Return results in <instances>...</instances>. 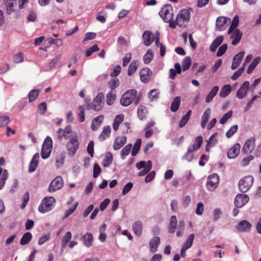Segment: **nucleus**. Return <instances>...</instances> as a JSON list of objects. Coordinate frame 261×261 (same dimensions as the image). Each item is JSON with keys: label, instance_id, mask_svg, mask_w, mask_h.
Masks as SVG:
<instances>
[{"label": "nucleus", "instance_id": "nucleus-1", "mask_svg": "<svg viewBox=\"0 0 261 261\" xmlns=\"http://www.w3.org/2000/svg\"><path fill=\"white\" fill-rule=\"evenodd\" d=\"M190 16L191 14L188 10L181 9L178 12L176 20L170 22L169 27L171 28H175L176 25L180 27H186L190 20Z\"/></svg>", "mask_w": 261, "mask_h": 261}, {"label": "nucleus", "instance_id": "nucleus-2", "mask_svg": "<svg viewBox=\"0 0 261 261\" xmlns=\"http://www.w3.org/2000/svg\"><path fill=\"white\" fill-rule=\"evenodd\" d=\"M137 90L131 89L125 92L120 99L121 104L124 107L128 106L134 101L135 104L137 105L139 99L137 98Z\"/></svg>", "mask_w": 261, "mask_h": 261}, {"label": "nucleus", "instance_id": "nucleus-3", "mask_svg": "<svg viewBox=\"0 0 261 261\" xmlns=\"http://www.w3.org/2000/svg\"><path fill=\"white\" fill-rule=\"evenodd\" d=\"M159 14L164 21L169 22V24H170V22L173 21V10L172 6L170 4L164 5L162 7Z\"/></svg>", "mask_w": 261, "mask_h": 261}, {"label": "nucleus", "instance_id": "nucleus-4", "mask_svg": "<svg viewBox=\"0 0 261 261\" xmlns=\"http://www.w3.org/2000/svg\"><path fill=\"white\" fill-rule=\"evenodd\" d=\"M53 147V141L51 138L47 136L45 139L41 149V157L43 159H47L50 154Z\"/></svg>", "mask_w": 261, "mask_h": 261}, {"label": "nucleus", "instance_id": "nucleus-5", "mask_svg": "<svg viewBox=\"0 0 261 261\" xmlns=\"http://www.w3.org/2000/svg\"><path fill=\"white\" fill-rule=\"evenodd\" d=\"M104 105V95L102 93H99L94 98L91 105H88L87 109H92L95 111L101 110Z\"/></svg>", "mask_w": 261, "mask_h": 261}, {"label": "nucleus", "instance_id": "nucleus-6", "mask_svg": "<svg viewBox=\"0 0 261 261\" xmlns=\"http://www.w3.org/2000/svg\"><path fill=\"white\" fill-rule=\"evenodd\" d=\"M56 200L53 197H45L39 206L38 211L42 213L50 211L53 208V203Z\"/></svg>", "mask_w": 261, "mask_h": 261}, {"label": "nucleus", "instance_id": "nucleus-7", "mask_svg": "<svg viewBox=\"0 0 261 261\" xmlns=\"http://www.w3.org/2000/svg\"><path fill=\"white\" fill-rule=\"evenodd\" d=\"M254 181L252 176H246L241 179L239 182L240 190L243 193L247 192L251 187Z\"/></svg>", "mask_w": 261, "mask_h": 261}, {"label": "nucleus", "instance_id": "nucleus-8", "mask_svg": "<svg viewBox=\"0 0 261 261\" xmlns=\"http://www.w3.org/2000/svg\"><path fill=\"white\" fill-rule=\"evenodd\" d=\"M219 182V177L217 174L210 175L206 184L207 189L211 191H214L218 187Z\"/></svg>", "mask_w": 261, "mask_h": 261}, {"label": "nucleus", "instance_id": "nucleus-9", "mask_svg": "<svg viewBox=\"0 0 261 261\" xmlns=\"http://www.w3.org/2000/svg\"><path fill=\"white\" fill-rule=\"evenodd\" d=\"M63 180L61 176H57L50 183L48 188V191L50 193L54 192L62 188Z\"/></svg>", "mask_w": 261, "mask_h": 261}, {"label": "nucleus", "instance_id": "nucleus-10", "mask_svg": "<svg viewBox=\"0 0 261 261\" xmlns=\"http://www.w3.org/2000/svg\"><path fill=\"white\" fill-rule=\"evenodd\" d=\"M68 153L70 156H73L76 153L79 147V142L76 138H72L67 143Z\"/></svg>", "mask_w": 261, "mask_h": 261}, {"label": "nucleus", "instance_id": "nucleus-11", "mask_svg": "<svg viewBox=\"0 0 261 261\" xmlns=\"http://www.w3.org/2000/svg\"><path fill=\"white\" fill-rule=\"evenodd\" d=\"M249 200V197L245 194H238L234 199V204L237 207H242Z\"/></svg>", "mask_w": 261, "mask_h": 261}, {"label": "nucleus", "instance_id": "nucleus-12", "mask_svg": "<svg viewBox=\"0 0 261 261\" xmlns=\"http://www.w3.org/2000/svg\"><path fill=\"white\" fill-rule=\"evenodd\" d=\"M249 89V82L248 81L244 82L238 90L237 97L240 99L244 98L246 97Z\"/></svg>", "mask_w": 261, "mask_h": 261}, {"label": "nucleus", "instance_id": "nucleus-13", "mask_svg": "<svg viewBox=\"0 0 261 261\" xmlns=\"http://www.w3.org/2000/svg\"><path fill=\"white\" fill-rule=\"evenodd\" d=\"M252 227V225L247 220L241 221L236 226V229L239 232L249 231Z\"/></svg>", "mask_w": 261, "mask_h": 261}, {"label": "nucleus", "instance_id": "nucleus-14", "mask_svg": "<svg viewBox=\"0 0 261 261\" xmlns=\"http://www.w3.org/2000/svg\"><path fill=\"white\" fill-rule=\"evenodd\" d=\"M152 72L148 68H144L140 71L141 81L145 83H147L151 77Z\"/></svg>", "mask_w": 261, "mask_h": 261}, {"label": "nucleus", "instance_id": "nucleus-15", "mask_svg": "<svg viewBox=\"0 0 261 261\" xmlns=\"http://www.w3.org/2000/svg\"><path fill=\"white\" fill-rule=\"evenodd\" d=\"M244 55L245 52L244 51H242L234 56L231 65V69L232 70L237 69L239 66L244 56Z\"/></svg>", "mask_w": 261, "mask_h": 261}, {"label": "nucleus", "instance_id": "nucleus-16", "mask_svg": "<svg viewBox=\"0 0 261 261\" xmlns=\"http://www.w3.org/2000/svg\"><path fill=\"white\" fill-rule=\"evenodd\" d=\"M143 43L146 46H148L153 42L154 36L152 33L150 31H145L143 34Z\"/></svg>", "mask_w": 261, "mask_h": 261}, {"label": "nucleus", "instance_id": "nucleus-17", "mask_svg": "<svg viewBox=\"0 0 261 261\" xmlns=\"http://www.w3.org/2000/svg\"><path fill=\"white\" fill-rule=\"evenodd\" d=\"M255 146V139L251 138L245 142L243 147L244 151L247 154L250 153L254 150Z\"/></svg>", "mask_w": 261, "mask_h": 261}, {"label": "nucleus", "instance_id": "nucleus-18", "mask_svg": "<svg viewBox=\"0 0 261 261\" xmlns=\"http://www.w3.org/2000/svg\"><path fill=\"white\" fill-rule=\"evenodd\" d=\"M39 158L40 155L38 153H35L34 155L29 164L28 170L29 172L31 173L36 170L38 166Z\"/></svg>", "mask_w": 261, "mask_h": 261}, {"label": "nucleus", "instance_id": "nucleus-19", "mask_svg": "<svg viewBox=\"0 0 261 261\" xmlns=\"http://www.w3.org/2000/svg\"><path fill=\"white\" fill-rule=\"evenodd\" d=\"M241 146L239 143L234 144L228 151L227 157L229 159L236 158L240 153Z\"/></svg>", "mask_w": 261, "mask_h": 261}, {"label": "nucleus", "instance_id": "nucleus-20", "mask_svg": "<svg viewBox=\"0 0 261 261\" xmlns=\"http://www.w3.org/2000/svg\"><path fill=\"white\" fill-rule=\"evenodd\" d=\"M127 138L125 136L117 137L114 142L113 149L115 150L120 149L126 142Z\"/></svg>", "mask_w": 261, "mask_h": 261}, {"label": "nucleus", "instance_id": "nucleus-21", "mask_svg": "<svg viewBox=\"0 0 261 261\" xmlns=\"http://www.w3.org/2000/svg\"><path fill=\"white\" fill-rule=\"evenodd\" d=\"M229 34L230 35V38L232 39V45H236L240 42L242 38V32L239 29H235L232 33Z\"/></svg>", "mask_w": 261, "mask_h": 261}, {"label": "nucleus", "instance_id": "nucleus-22", "mask_svg": "<svg viewBox=\"0 0 261 261\" xmlns=\"http://www.w3.org/2000/svg\"><path fill=\"white\" fill-rule=\"evenodd\" d=\"M230 19L227 18L226 17L221 16L218 17L216 22L217 28L220 31L223 30L226 24L230 22Z\"/></svg>", "mask_w": 261, "mask_h": 261}, {"label": "nucleus", "instance_id": "nucleus-23", "mask_svg": "<svg viewBox=\"0 0 261 261\" xmlns=\"http://www.w3.org/2000/svg\"><path fill=\"white\" fill-rule=\"evenodd\" d=\"M133 229L135 234L138 237H140L142 233V223L140 221L134 222L133 224Z\"/></svg>", "mask_w": 261, "mask_h": 261}, {"label": "nucleus", "instance_id": "nucleus-24", "mask_svg": "<svg viewBox=\"0 0 261 261\" xmlns=\"http://www.w3.org/2000/svg\"><path fill=\"white\" fill-rule=\"evenodd\" d=\"M160 244V239L159 237H155L149 242L150 251L152 252L156 251L159 245Z\"/></svg>", "mask_w": 261, "mask_h": 261}, {"label": "nucleus", "instance_id": "nucleus-25", "mask_svg": "<svg viewBox=\"0 0 261 261\" xmlns=\"http://www.w3.org/2000/svg\"><path fill=\"white\" fill-rule=\"evenodd\" d=\"M139 65L138 60H133L131 62L127 70V74L129 76H131L135 73L139 67Z\"/></svg>", "mask_w": 261, "mask_h": 261}, {"label": "nucleus", "instance_id": "nucleus-26", "mask_svg": "<svg viewBox=\"0 0 261 261\" xmlns=\"http://www.w3.org/2000/svg\"><path fill=\"white\" fill-rule=\"evenodd\" d=\"M82 239L84 244L86 247H90L93 245V238L92 233L89 232L86 233L83 236Z\"/></svg>", "mask_w": 261, "mask_h": 261}, {"label": "nucleus", "instance_id": "nucleus-27", "mask_svg": "<svg viewBox=\"0 0 261 261\" xmlns=\"http://www.w3.org/2000/svg\"><path fill=\"white\" fill-rule=\"evenodd\" d=\"M223 36L222 35L218 36L211 44L210 50L212 52L214 51L223 42Z\"/></svg>", "mask_w": 261, "mask_h": 261}, {"label": "nucleus", "instance_id": "nucleus-28", "mask_svg": "<svg viewBox=\"0 0 261 261\" xmlns=\"http://www.w3.org/2000/svg\"><path fill=\"white\" fill-rule=\"evenodd\" d=\"M211 115L210 108H207L204 111L201 118V126L202 128H204L206 124L210 118Z\"/></svg>", "mask_w": 261, "mask_h": 261}, {"label": "nucleus", "instance_id": "nucleus-29", "mask_svg": "<svg viewBox=\"0 0 261 261\" xmlns=\"http://www.w3.org/2000/svg\"><path fill=\"white\" fill-rule=\"evenodd\" d=\"M111 132V129L110 126L109 125L105 126L98 137L99 140L101 141H104L109 137Z\"/></svg>", "mask_w": 261, "mask_h": 261}, {"label": "nucleus", "instance_id": "nucleus-30", "mask_svg": "<svg viewBox=\"0 0 261 261\" xmlns=\"http://www.w3.org/2000/svg\"><path fill=\"white\" fill-rule=\"evenodd\" d=\"M194 150H195V145H193L192 146L189 147L187 149V152L182 156V160L191 162L193 158V154L192 152Z\"/></svg>", "mask_w": 261, "mask_h": 261}, {"label": "nucleus", "instance_id": "nucleus-31", "mask_svg": "<svg viewBox=\"0 0 261 261\" xmlns=\"http://www.w3.org/2000/svg\"><path fill=\"white\" fill-rule=\"evenodd\" d=\"M72 132V128L70 126H68L65 127L64 129L62 128H60L58 131V138L59 140H61L62 138V135L63 136L67 138L68 137V135L70 134Z\"/></svg>", "mask_w": 261, "mask_h": 261}, {"label": "nucleus", "instance_id": "nucleus-32", "mask_svg": "<svg viewBox=\"0 0 261 261\" xmlns=\"http://www.w3.org/2000/svg\"><path fill=\"white\" fill-rule=\"evenodd\" d=\"M219 87L217 86H214L212 90L210 91L209 93L207 94L205 98V102H211L214 97L216 95L219 90Z\"/></svg>", "mask_w": 261, "mask_h": 261}, {"label": "nucleus", "instance_id": "nucleus-33", "mask_svg": "<svg viewBox=\"0 0 261 261\" xmlns=\"http://www.w3.org/2000/svg\"><path fill=\"white\" fill-rule=\"evenodd\" d=\"M231 91V86L230 85H226L223 86L219 93L220 96L223 98L227 97Z\"/></svg>", "mask_w": 261, "mask_h": 261}, {"label": "nucleus", "instance_id": "nucleus-34", "mask_svg": "<svg viewBox=\"0 0 261 261\" xmlns=\"http://www.w3.org/2000/svg\"><path fill=\"white\" fill-rule=\"evenodd\" d=\"M116 98V92L114 90H110V91L107 94L106 102L108 105H112L114 103Z\"/></svg>", "mask_w": 261, "mask_h": 261}, {"label": "nucleus", "instance_id": "nucleus-35", "mask_svg": "<svg viewBox=\"0 0 261 261\" xmlns=\"http://www.w3.org/2000/svg\"><path fill=\"white\" fill-rule=\"evenodd\" d=\"M154 54L151 49H149L143 57V60L145 64H149L153 59Z\"/></svg>", "mask_w": 261, "mask_h": 261}, {"label": "nucleus", "instance_id": "nucleus-36", "mask_svg": "<svg viewBox=\"0 0 261 261\" xmlns=\"http://www.w3.org/2000/svg\"><path fill=\"white\" fill-rule=\"evenodd\" d=\"M113 161V155L110 152H108L106 153L105 157L102 161V165L105 167H108L112 164Z\"/></svg>", "mask_w": 261, "mask_h": 261}, {"label": "nucleus", "instance_id": "nucleus-37", "mask_svg": "<svg viewBox=\"0 0 261 261\" xmlns=\"http://www.w3.org/2000/svg\"><path fill=\"white\" fill-rule=\"evenodd\" d=\"M177 219L175 216H172L169 223V230L170 233H174L177 227Z\"/></svg>", "mask_w": 261, "mask_h": 261}, {"label": "nucleus", "instance_id": "nucleus-38", "mask_svg": "<svg viewBox=\"0 0 261 261\" xmlns=\"http://www.w3.org/2000/svg\"><path fill=\"white\" fill-rule=\"evenodd\" d=\"M32 239V234L30 232H25L21 238L20 243L21 245H25L29 244Z\"/></svg>", "mask_w": 261, "mask_h": 261}, {"label": "nucleus", "instance_id": "nucleus-39", "mask_svg": "<svg viewBox=\"0 0 261 261\" xmlns=\"http://www.w3.org/2000/svg\"><path fill=\"white\" fill-rule=\"evenodd\" d=\"M180 103V97L179 96H176L171 103L170 107L171 111L173 112L177 111L179 108Z\"/></svg>", "mask_w": 261, "mask_h": 261}, {"label": "nucleus", "instance_id": "nucleus-40", "mask_svg": "<svg viewBox=\"0 0 261 261\" xmlns=\"http://www.w3.org/2000/svg\"><path fill=\"white\" fill-rule=\"evenodd\" d=\"M123 119H124L123 114H120V115L116 116V117H115V118L114 119L113 124V129L115 131H117L118 129L119 125L123 121Z\"/></svg>", "mask_w": 261, "mask_h": 261}, {"label": "nucleus", "instance_id": "nucleus-41", "mask_svg": "<svg viewBox=\"0 0 261 261\" xmlns=\"http://www.w3.org/2000/svg\"><path fill=\"white\" fill-rule=\"evenodd\" d=\"M191 114L192 111L190 110L185 115L183 116L179 123V127H183L187 124L190 119Z\"/></svg>", "mask_w": 261, "mask_h": 261}, {"label": "nucleus", "instance_id": "nucleus-42", "mask_svg": "<svg viewBox=\"0 0 261 261\" xmlns=\"http://www.w3.org/2000/svg\"><path fill=\"white\" fill-rule=\"evenodd\" d=\"M260 61V58L259 57H257L252 61L250 65L249 66L247 72L248 74H250L254 68L257 66L259 61Z\"/></svg>", "mask_w": 261, "mask_h": 261}, {"label": "nucleus", "instance_id": "nucleus-43", "mask_svg": "<svg viewBox=\"0 0 261 261\" xmlns=\"http://www.w3.org/2000/svg\"><path fill=\"white\" fill-rule=\"evenodd\" d=\"M194 237H195V236L193 233L190 234L188 236L186 242L183 244L182 247L186 249V250L190 248L193 244V240L194 239Z\"/></svg>", "mask_w": 261, "mask_h": 261}, {"label": "nucleus", "instance_id": "nucleus-44", "mask_svg": "<svg viewBox=\"0 0 261 261\" xmlns=\"http://www.w3.org/2000/svg\"><path fill=\"white\" fill-rule=\"evenodd\" d=\"M239 23V17L238 15H236L232 21L231 25L228 29V34H231L232 33L233 31L236 29V28L238 27Z\"/></svg>", "mask_w": 261, "mask_h": 261}, {"label": "nucleus", "instance_id": "nucleus-45", "mask_svg": "<svg viewBox=\"0 0 261 261\" xmlns=\"http://www.w3.org/2000/svg\"><path fill=\"white\" fill-rule=\"evenodd\" d=\"M85 106H80L78 107L77 111H78V116L79 118V121L81 122H83L85 121Z\"/></svg>", "mask_w": 261, "mask_h": 261}, {"label": "nucleus", "instance_id": "nucleus-46", "mask_svg": "<svg viewBox=\"0 0 261 261\" xmlns=\"http://www.w3.org/2000/svg\"><path fill=\"white\" fill-rule=\"evenodd\" d=\"M218 135V133H215L213 135H212L211 136V137L209 139V141L207 143V144L206 146V151H209V150L208 149V145H210L211 146H213L216 144V143L217 142V140L216 139V137Z\"/></svg>", "mask_w": 261, "mask_h": 261}, {"label": "nucleus", "instance_id": "nucleus-47", "mask_svg": "<svg viewBox=\"0 0 261 261\" xmlns=\"http://www.w3.org/2000/svg\"><path fill=\"white\" fill-rule=\"evenodd\" d=\"M72 234L70 231L67 232L62 239V247L65 248L71 239Z\"/></svg>", "mask_w": 261, "mask_h": 261}, {"label": "nucleus", "instance_id": "nucleus-48", "mask_svg": "<svg viewBox=\"0 0 261 261\" xmlns=\"http://www.w3.org/2000/svg\"><path fill=\"white\" fill-rule=\"evenodd\" d=\"M141 145V140L140 139H138L136 143L134 144V147L133 148L132 151V155L134 156L137 155L138 151L140 150Z\"/></svg>", "mask_w": 261, "mask_h": 261}, {"label": "nucleus", "instance_id": "nucleus-49", "mask_svg": "<svg viewBox=\"0 0 261 261\" xmlns=\"http://www.w3.org/2000/svg\"><path fill=\"white\" fill-rule=\"evenodd\" d=\"M191 65V59L190 57H186L183 60L182 62V67L183 71L188 70Z\"/></svg>", "mask_w": 261, "mask_h": 261}, {"label": "nucleus", "instance_id": "nucleus-50", "mask_svg": "<svg viewBox=\"0 0 261 261\" xmlns=\"http://www.w3.org/2000/svg\"><path fill=\"white\" fill-rule=\"evenodd\" d=\"M138 116L140 120H143L146 117V108L143 106H140L138 108Z\"/></svg>", "mask_w": 261, "mask_h": 261}, {"label": "nucleus", "instance_id": "nucleus-51", "mask_svg": "<svg viewBox=\"0 0 261 261\" xmlns=\"http://www.w3.org/2000/svg\"><path fill=\"white\" fill-rule=\"evenodd\" d=\"M151 168H152V163L150 161H148L147 162L146 167L145 168H144V169L142 170V171H140L138 173V175L139 176H143L145 175L147 173H148L150 171V170L151 169Z\"/></svg>", "mask_w": 261, "mask_h": 261}, {"label": "nucleus", "instance_id": "nucleus-52", "mask_svg": "<svg viewBox=\"0 0 261 261\" xmlns=\"http://www.w3.org/2000/svg\"><path fill=\"white\" fill-rule=\"evenodd\" d=\"M132 145L131 144H129L125 146L121 151V157L123 159H124L125 157L128 155L131 150Z\"/></svg>", "mask_w": 261, "mask_h": 261}, {"label": "nucleus", "instance_id": "nucleus-53", "mask_svg": "<svg viewBox=\"0 0 261 261\" xmlns=\"http://www.w3.org/2000/svg\"><path fill=\"white\" fill-rule=\"evenodd\" d=\"M104 117L103 115H99L97 116V117L95 118L91 124V128L93 130H95L97 129V127H95L94 123H95L96 125H99L102 122L103 120Z\"/></svg>", "mask_w": 261, "mask_h": 261}, {"label": "nucleus", "instance_id": "nucleus-54", "mask_svg": "<svg viewBox=\"0 0 261 261\" xmlns=\"http://www.w3.org/2000/svg\"><path fill=\"white\" fill-rule=\"evenodd\" d=\"M107 16V12L105 11H102L98 13L96 16V19L99 22L101 23H105L106 21Z\"/></svg>", "mask_w": 261, "mask_h": 261}, {"label": "nucleus", "instance_id": "nucleus-55", "mask_svg": "<svg viewBox=\"0 0 261 261\" xmlns=\"http://www.w3.org/2000/svg\"><path fill=\"white\" fill-rule=\"evenodd\" d=\"M39 93V90L34 89L31 91L29 94V101L30 102L34 101L38 97Z\"/></svg>", "mask_w": 261, "mask_h": 261}, {"label": "nucleus", "instance_id": "nucleus-56", "mask_svg": "<svg viewBox=\"0 0 261 261\" xmlns=\"http://www.w3.org/2000/svg\"><path fill=\"white\" fill-rule=\"evenodd\" d=\"M99 50L97 44H94L92 47L89 48L86 51L85 56L86 57L90 56L93 53Z\"/></svg>", "mask_w": 261, "mask_h": 261}, {"label": "nucleus", "instance_id": "nucleus-57", "mask_svg": "<svg viewBox=\"0 0 261 261\" xmlns=\"http://www.w3.org/2000/svg\"><path fill=\"white\" fill-rule=\"evenodd\" d=\"M245 69V65L240 68L237 71H236L233 75L231 76V79L233 81H235L239 78V77L242 74Z\"/></svg>", "mask_w": 261, "mask_h": 261}, {"label": "nucleus", "instance_id": "nucleus-58", "mask_svg": "<svg viewBox=\"0 0 261 261\" xmlns=\"http://www.w3.org/2000/svg\"><path fill=\"white\" fill-rule=\"evenodd\" d=\"M232 111L231 110L229 111L227 113L225 114L220 120V123L222 124H224L232 115Z\"/></svg>", "mask_w": 261, "mask_h": 261}, {"label": "nucleus", "instance_id": "nucleus-59", "mask_svg": "<svg viewBox=\"0 0 261 261\" xmlns=\"http://www.w3.org/2000/svg\"><path fill=\"white\" fill-rule=\"evenodd\" d=\"M238 127L237 125H234L231 126L229 130L226 132V136L228 138L231 137L233 135L237 132Z\"/></svg>", "mask_w": 261, "mask_h": 261}, {"label": "nucleus", "instance_id": "nucleus-60", "mask_svg": "<svg viewBox=\"0 0 261 261\" xmlns=\"http://www.w3.org/2000/svg\"><path fill=\"white\" fill-rule=\"evenodd\" d=\"M47 42V44H54L57 46H60L63 44V41L60 39H50L49 40H46L45 43Z\"/></svg>", "mask_w": 261, "mask_h": 261}, {"label": "nucleus", "instance_id": "nucleus-61", "mask_svg": "<svg viewBox=\"0 0 261 261\" xmlns=\"http://www.w3.org/2000/svg\"><path fill=\"white\" fill-rule=\"evenodd\" d=\"M119 85V80L115 78L110 81L108 83L109 87L111 89V90H114V89L117 87H118Z\"/></svg>", "mask_w": 261, "mask_h": 261}, {"label": "nucleus", "instance_id": "nucleus-62", "mask_svg": "<svg viewBox=\"0 0 261 261\" xmlns=\"http://www.w3.org/2000/svg\"><path fill=\"white\" fill-rule=\"evenodd\" d=\"M78 205V203L77 202H76L74 205L73 206L68 209L66 212H65V215L64 216V217H63V219H64L66 218H67L69 216H70L72 213H73L74 212V211L76 210L77 206Z\"/></svg>", "mask_w": 261, "mask_h": 261}, {"label": "nucleus", "instance_id": "nucleus-63", "mask_svg": "<svg viewBox=\"0 0 261 261\" xmlns=\"http://www.w3.org/2000/svg\"><path fill=\"white\" fill-rule=\"evenodd\" d=\"M38 111L40 115L45 114L47 109V104L45 101L41 102L38 106Z\"/></svg>", "mask_w": 261, "mask_h": 261}, {"label": "nucleus", "instance_id": "nucleus-64", "mask_svg": "<svg viewBox=\"0 0 261 261\" xmlns=\"http://www.w3.org/2000/svg\"><path fill=\"white\" fill-rule=\"evenodd\" d=\"M61 55H59L58 56H56L55 57V58H54V59H53L51 60V61L49 63V66L50 69L54 68L56 66V65L59 62V61L61 58Z\"/></svg>", "mask_w": 261, "mask_h": 261}]
</instances>
